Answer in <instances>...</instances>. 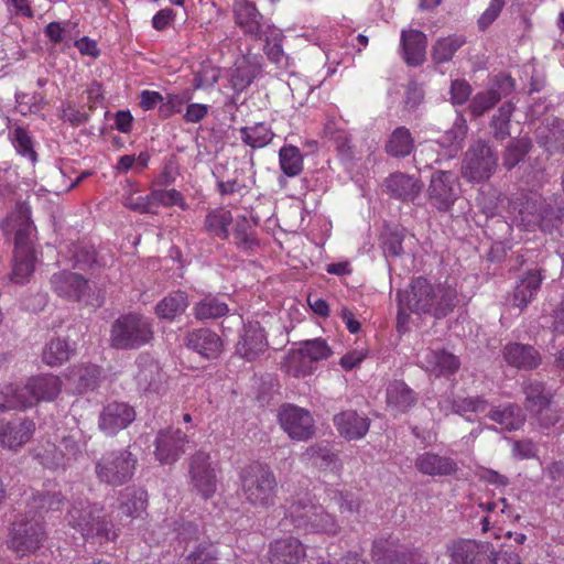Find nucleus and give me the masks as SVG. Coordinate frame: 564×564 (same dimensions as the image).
<instances>
[{"mask_svg": "<svg viewBox=\"0 0 564 564\" xmlns=\"http://www.w3.org/2000/svg\"><path fill=\"white\" fill-rule=\"evenodd\" d=\"M452 564H495L496 550L486 541L457 539L446 546Z\"/></svg>", "mask_w": 564, "mask_h": 564, "instance_id": "10", "label": "nucleus"}, {"mask_svg": "<svg viewBox=\"0 0 564 564\" xmlns=\"http://www.w3.org/2000/svg\"><path fill=\"white\" fill-rule=\"evenodd\" d=\"M138 367L135 375L138 388L145 393H161L164 390L166 376L160 365L150 357L140 356Z\"/></svg>", "mask_w": 564, "mask_h": 564, "instance_id": "21", "label": "nucleus"}, {"mask_svg": "<svg viewBox=\"0 0 564 564\" xmlns=\"http://www.w3.org/2000/svg\"><path fill=\"white\" fill-rule=\"evenodd\" d=\"M185 345L206 359L218 358L223 351L221 338L208 328L189 332L185 337Z\"/></svg>", "mask_w": 564, "mask_h": 564, "instance_id": "24", "label": "nucleus"}, {"mask_svg": "<svg viewBox=\"0 0 564 564\" xmlns=\"http://www.w3.org/2000/svg\"><path fill=\"white\" fill-rule=\"evenodd\" d=\"M239 132L241 141L252 149L264 148L274 137L271 127L264 122H257L253 126L242 127L239 129Z\"/></svg>", "mask_w": 564, "mask_h": 564, "instance_id": "43", "label": "nucleus"}, {"mask_svg": "<svg viewBox=\"0 0 564 564\" xmlns=\"http://www.w3.org/2000/svg\"><path fill=\"white\" fill-rule=\"evenodd\" d=\"M487 416L507 431L519 430L525 422L522 409L516 403L494 406Z\"/></svg>", "mask_w": 564, "mask_h": 564, "instance_id": "34", "label": "nucleus"}, {"mask_svg": "<svg viewBox=\"0 0 564 564\" xmlns=\"http://www.w3.org/2000/svg\"><path fill=\"white\" fill-rule=\"evenodd\" d=\"M219 68L209 64L200 65L199 69L195 73L193 79L194 90L207 89L213 87L219 79Z\"/></svg>", "mask_w": 564, "mask_h": 564, "instance_id": "64", "label": "nucleus"}, {"mask_svg": "<svg viewBox=\"0 0 564 564\" xmlns=\"http://www.w3.org/2000/svg\"><path fill=\"white\" fill-rule=\"evenodd\" d=\"M541 429H550L554 426L561 419V410L551 400L545 405L536 409L530 414Z\"/></svg>", "mask_w": 564, "mask_h": 564, "instance_id": "60", "label": "nucleus"}, {"mask_svg": "<svg viewBox=\"0 0 564 564\" xmlns=\"http://www.w3.org/2000/svg\"><path fill=\"white\" fill-rule=\"evenodd\" d=\"M12 140L17 152L29 159L31 162H35L37 159L36 152L33 149V142L28 131L22 127L14 128L12 132Z\"/></svg>", "mask_w": 564, "mask_h": 564, "instance_id": "63", "label": "nucleus"}, {"mask_svg": "<svg viewBox=\"0 0 564 564\" xmlns=\"http://www.w3.org/2000/svg\"><path fill=\"white\" fill-rule=\"evenodd\" d=\"M505 361L519 370H533L541 365L540 352L531 345L509 343L502 349Z\"/></svg>", "mask_w": 564, "mask_h": 564, "instance_id": "25", "label": "nucleus"}, {"mask_svg": "<svg viewBox=\"0 0 564 564\" xmlns=\"http://www.w3.org/2000/svg\"><path fill=\"white\" fill-rule=\"evenodd\" d=\"M542 280L538 270H530L521 276L513 292V305L520 310L527 307L540 290Z\"/></svg>", "mask_w": 564, "mask_h": 564, "instance_id": "33", "label": "nucleus"}, {"mask_svg": "<svg viewBox=\"0 0 564 564\" xmlns=\"http://www.w3.org/2000/svg\"><path fill=\"white\" fill-rule=\"evenodd\" d=\"M532 142L529 138H518L509 142L502 153V165L507 170L516 167L530 152Z\"/></svg>", "mask_w": 564, "mask_h": 564, "instance_id": "49", "label": "nucleus"}, {"mask_svg": "<svg viewBox=\"0 0 564 564\" xmlns=\"http://www.w3.org/2000/svg\"><path fill=\"white\" fill-rule=\"evenodd\" d=\"M426 35L419 30H403L401 32V46L403 58L410 66H420L425 61Z\"/></svg>", "mask_w": 564, "mask_h": 564, "instance_id": "29", "label": "nucleus"}, {"mask_svg": "<svg viewBox=\"0 0 564 564\" xmlns=\"http://www.w3.org/2000/svg\"><path fill=\"white\" fill-rule=\"evenodd\" d=\"M34 458L42 466L48 469H65L69 466V463L64 456L63 449L52 443H47L46 445L35 449Z\"/></svg>", "mask_w": 564, "mask_h": 564, "instance_id": "46", "label": "nucleus"}, {"mask_svg": "<svg viewBox=\"0 0 564 564\" xmlns=\"http://www.w3.org/2000/svg\"><path fill=\"white\" fill-rule=\"evenodd\" d=\"M86 445V436L79 429L70 430L67 435L62 437L59 443V447L63 449L64 456L69 465L82 456Z\"/></svg>", "mask_w": 564, "mask_h": 564, "instance_id": "51", "label": "nucleus"}, {"mask_svg": "<svg viewBox=\"0 0 564 564\" xmlns=\"http://www.w3.org/2000/svg\"><path fill=\"white\" fill-rule=\"evenodd\" d=\"M278 419L281 429L294 441H307L315 434V422L304 408L285 403L281 405Z\"/></svg>", "mask_w": 564, "mask_h": 564, "instance_id": "11", "label": "nucleus"}, {"mask_svg": "<svg viewBox=\"0 0 564 564\" xmlns=\"http://www.w3.org/2000/svg\"><path fill=\"white\" fill-rule=\"evenodd\" d=\"M188 304V296L184 291H174L156 304L155 314L161 319L173 321L186 311Z\"/></svg>", "mask_w": 564, "mask_h": 564, "instance_id": "38", "label": "nucleus"}, {"mask_svg": "<svg viewBox=\"0 0 564 564\" xmlns=\"http://www.w3.org/2000/svg\"><path fill=\"white\" fill-rule=\"evenodd\" d=\"M19 214L21 221L15 231L14 251L23 254L24 251H34L31 243L33 226L28 210H20Z\"/></svg>", "mask_w": 564, "mask_h": 564, "instance_id": "54", "label": "nucleus"}, {"mask_svg": "<svg viewBox=\"0 0 564 564\" xmlns=\"http://www.w3.org/2000/svg\"><path fill=\"white\" fill-rule=\"evenodd\" d=\"M405 238V229L402 227H384L380 239L381 247L386 257H400L404 253L403 240Z\"/></svg>", "mask_w": 564, "mask_h": 564, "instance_id": "48", "label": "nucleus"}, {"mask_svg": "<svg viewBox=\"0 0 564 564\" xmlns=\"http://www.w3.org/2000/svg\"><path fill=\"white\" fill-rule=\"evenodd\" d=\"M325 137L333 142L341 160L351 161L355 158V149L350 133L339 127L336 121L328 120L324 127Z\"/></svg>", "mask_w": 564, "mask_h": 564, "instance_id": "35", "label": "nucleus"}, {"mask_svg": "<svg viewBox=\"0 0 564 564\" xmlns=\"http://www.w3.org/2000/svg\"><path fill=\"white\" fill-rule=\"evenodd\" d=\"M188 474L192 487L204 499H208L214 496L217 490L218 480L208 453L198 451L191 456Z\"/></svg>", "mask_w": 564, "mask_h": 564, "instance_id": "12", "label": "nucleus"}, {"mask_svg": "<svg viewBox=\"0 0 564 564\" xmlns=\"http://www.w3.org/2000/svg\"><path fill=\"white\" fill-rule=\"evenodd\" d=\"M34 251H24L23 254L13 252V269L11 280L18 284H24L34 272Z\"/></svg>", "mask_w": 564, "mask_h": 564, "instance_id": "52", "label": "nucleus"}, {"mask_svg": "<svg viewBox=\"0 0 564 564\" xmlns=\"http://www.w3.org/2000/svg\"><path fill=\"white\" fill-rule=\"evenodd\" d=\"M150 199H152L153 210L158 207H170L178 206L183 210L188 208L181 192L175 188L171 189H154L150 193Z\"/></svg>", "mask_w": 564, "mask_h": 564, "instance_id": "56", "label": "nucleus"}, {"mask_svg": "<svg viewBox=\"0 0 564 564\" xmlns=\"http://www.w3.org/2000/svg\"><path fill=\"white\" fill-rule=\"evenodd\" d=\"M524 394V408L531 414L536 409L553 400V394L543 382L528 380L522 383Z\"/></svg>", "mask_w": 564, "mask_h": 564, "instance_id": "40", "label": "nucleus"}, {"mask_svg": "<svg viewBox=\"0 0 564 564\" xmlns=\"http://www.w3.org/2000/svg\"><path fill=\"white\" fill-rule=\"evenodd\" d=\"M544 144L551 154L564 152V121L558 119L552 121Z\"/></svg>", "mask_w": 564, "mask_h": 564, "instance_id": "61", "label": "nucleus"}, {"mask_svg": "<svg viewBox=\"0 0 564 564\" xmlns=\"http://www.w3.org/2000/svg\"><path fill=\"white\" fill-rule=\"evenodd\" d=\"M306 556L305 547L299 539L284 538L270 544L268 560L271 564H300Z\"/></svg>", "mask_w": 564, "mask_h": 564, "instance_id": "23", "label": "nucleus"}, {"mask_svg": "<svg viewBox=\"0 0 564 564\" xmlns=\"http://www.w3.org/2000/svg\"><path fill=\"white\" fill-rule=\"evenodd\" d=\"M147 495L143 490L127 488L121 492L119 499L120 514L133 519L145 511Z\"/></svg>", "mask_w": 564, "mask_h": 564, "instance_id": "42", "label": "nucleus"}, {"mask_svg": "<svg viewBox=\"0 0 564 564\" xmlns=\"http://www.w3.org/2000/svg\"><path fill=\"white\" fill-rule=\"evenodd\" d=\"M422 367L435 377H451L460 368L459 358L444 349H426L421 356Z\"/></svg>", "mask_w": 564, "mask_h": 564, "instance_id": "20", "label": "nucleus"}, {"mask_svg": "<svg viewBox=\"0 0 564 564\" xmlns=\"http://www.w3.org/2000/svg\"><path fill=\"white\" fill-rule=\"evenodd\" d=\"M386 398L388 406L401 413L417 402V394L402 380H393L388 384Z\"/></svg>", "mask_w": 564, "mask_h": 564, "instance_id": "30", "label": "nucleus"}, {"mask_svg": "<svg viewBox=\"0 0 564 564\" xmlns=\"http://www.w3.org/2000/svg\"><path fill=\"white\" fill-rule=\"evenodd\" d=\"M61 390V379L51 373L31 377L24 386L6 384L1 389L3 401L0 403V412L24 410L40 401H53L58 397Z\"/></svg>", "mask_w": 564, "mask_h": 564, "instance_id": "2", "label": "nucleus"}, {"mask_svg": "<svg viewBox=\"0 0 564 564\" xmlns=\"http://www.w3.org/2000/svg\"><path fill=\"white\" fill-rule=\"evenodd\" d=\"M498 154L488 141L478 139L465 152L462 176L469 183H485L496 173Z\"/></svg>", "mask_w": 564, "mask_h": 564, "instance_id": "6", "label": "nucleus"}, {"mask_svg": "<svg viewBox=\"0 0 564 564\" xmlns=\"http://www.w3.org/2000/svg\"><path fill=\"white\" fill-rule=\"evenodd\" d=\"M219 553L212 542H202L180 564H214Z\"/></svg>", "mask_w": 564, "mask_h": 564, "instance_id": "55", "label": "nucleus"}, {"mask_svg": "<svg viewBox=\"0 0 564 564\" xmlns=\"http://www.w3.org/2000/svg\"><path fill=\"white\" fill-rule=\"evenodd\" d=\"M399 318L406 312L444 318L457 304V291L447 282L432 284L427 279H413L408 289L398 292Z\"/></svg>", "mask_w": 564, "mask_h": 564, "instance_id": "1", "label": "nucleus"}, {"mask_svg": "<svg viewBox=\"0 0 564 564\" xmlns=\"http://www.w3.org/2000/svg\"><path fill=\"white\" fill-rule=\"evenodd\" d=\"M235 23L245 34L261 40L264 35L263 15L249 0H237L232 4Z\"/></svg>", "mask_w": 564, "mask_h": 564, "instance_id": "18", "label": "nucleus"}, {"mask_svg": "<svg viewBox=\"0 0 564 564\" xmlns=\"http://www.w3.org/2000/svg\"><path fill=\"white\" fill-rule=\"evenodd\" d=\"M333 422L339 435L349 441L362 438L370 427V420L359 415L354 410H347L336 414Z\"/></svg>", "mask_w": 564, "mask_h": 564, "instance_id": "27", "label": "nucleus"}, {"mask_svg": "<svg viewBox=\"0 0 564 564\" xmlns=\"http://www.w3.org/2000/svg\"><path fill=\"white\" fill-rule=\"evenodd\" d=\"M268 347L264 329L259 322H248L243 326L240 340L237 344V354L248 361L257 359Z\"/></svg>", "mask_w": 564, "mask_h": 564, "instance_id": "19", "label": "nucleus"}, {"mask_svg": "<svg viewBox=\"0 0 564 564\" xmlns=\"http://www.w3.org/2000/svg\"><path fill=\"white\" fill-rule=\"evenodd\" d=\"M137 456L129 449H112L105 452L95 464L97 478L110 486H122L131 480Z\"/></svg>", "mask_w": 564, "mask_h": 564, "instance_id": "7", "label": "nucleus"}, {"mask_svg": "<svg viewBox=\"0 0 564 564\" xmlns=\"http://www.w3.org/2000/svg\"><path fill=\"white\" fill-rule=\"evenodd\" d=\"M232 236L235 243L241 250L247 251L258 245L252 227L245 217L236 221Z\"/></svg>", "mask_w": 564, "mask_h": 564, "instance_id": "58", "label": "nucleus"}, {"mask_svg": "<svg viewBox=\"0 0 564 564\" xmlns=\"http://www.w3.org/2000/svg\"><path fill=\"white\" fill-rule=\"evenodd\" d=\"M232 223L231 212L225 208H215L205 217L204 229L208 235L225 240L229 236V226Z\"/></svg>", "mask_w": 564, "mask_h": 564, "instance_id": "41", "label": "nucleus"}, {"mask_svg": "<svg viewBox=\"0 0 564 564\" xmlns=\"http://www.w3.org/2000/svg\"><path fill=\"white\" fill-rule=\"evenodd\" d=\"M316 502L307 491L291 496L284 503V521L305 533Z\"/></svg>", "mask_w": 564, "mask_h": 564, "instance_id": "17", "label": "nucleus"}, {"mask_svg": "<svg viewBox=\"0 0 564 564\" xmlns=\"http://www.w3.org/2000/svg\"><path fill=\"white\" fill-rule=\"evenodd\" d=\"M466 44L462 34H449L435 40L431 47V61L434 65H442L453 61L456 52Z\"/></svg>", "mask_w": 564, "mask_h": 564, "instance_id": "32", "label": "nucleus"}, {"mask_svg": "<svg viewBox=\"0 0 564 564\" xmlns=\"http://www.w3.org/2000/svg\"><path fill=\"white\" fill-rule=\"evenodd\" d=\"M154 338L151 319L139 313L119 316L111 324L109 344L118 350H135Z\"/></svg>", "mask_w": 564, "mask_h": 564, "instance_id": "5", "label": "nucleus"}, {"mask_svg": "<svg viewBox=\"0 0 564 564\" xmlns=\"http://www.w3.org/2000/svg\"><path fill=\"white\" fill-rule=\"evenodd\" d=\"M67 523L85 539H96L100 543L115 541L118 531L105 514V509L88 500L74 501L67 512Z\"/></svg>", "mask_w": 564, "mask_h": 564, "instance_id": "3", "label": "nucleus"}, {"mask_svg": "<svg viewBox=\"0 0 564 564\" xmlns=\"http://www.w3.org/2000/svg\"><path fill=\"white\" fill-rule=\"evenodd\" d=\"M431 204L438 210H448L458 198L459 183L457 176L449 171L435 172L427 189Z\"/></svg>", "mask_w": 564, "mask_h": 564, "instance_id": "13", "label": "nucleus"}, {"mask_svg": "<svg viewBox=\"0 0 564 564\" xmlns=\"http://www.w3.org/2000/svg\"><path fill=\"white\" fill-rule=\"evenodd\" d=\"M414 465L419 473L431 477L453 476L458 471V465L452 457L431 451L419 454Z\"/></svg>", "mask_w": 564, "mask_h": 564, "instance_id": "22", "label": "nucleus"}, {"mask_svg": "<svg viewBox=\"0 0 564 564\" xmlns=\"http://www.w3.org/2000/svg\"><path fill=\"white\" fill-rule=\"evenodd\" d=\"M228 312L229 307L227 303L210 294L203 297L193 306V315L200 322L224 317Z\"/></svg>", "mask_w": 564, "mask_h": 564, "instance_id": "39", "label": "nucleus"}, {"mask_svg": "<svg viewBox=\"0 0 564 564\" xmlns=\"http://www.w3.org/2000/svg\"><path fill=\"white\" fill-rule=\"evenodd\" d=\"M339 532L340 525L336 517L329 513L321 503L316 502L305 533L336 535Z\"/></svg>", "mask_w": 564, "mask_h": 564, "instance_id": "37", "label": "nucleus"}, {"mask_svg": "<svg viewBox=\"0 0 564 564\" xmlns=\"http://www.w3.org/2000/svg\"><path fill=\"white\" fill-rule=\"evenodd\" d=\"M384 186L391 196L401 200H413L422 189L416 178L404 173L391 174Z\"/></svg>", "mask_w": 564, "mask_h": 564, "instance_id": "31", "label": "nucleus"}, {"mask_svg": "<svg viewBox=\"0 0 564 564\" xmlns=\"http://www.w3.org/2000/svg\"><path fill=\"white\" fill-rule=\"evenodd\" d=\"M327 496L334 501L341 513L355 514L359 512L360 502L351 492L329 489Z\"/></svg>", "mask_w": 564, "mask_h": 564, "instance_id": "62", "label": "nucleus"}, {"mask_svg": "<svg viewBox=\"0 0 564 564\" xmlns=\"http://www.w3.org/2000/svg\"><path fill=\"white\" fill-rule=\"evenodd\" d=\"M189 443V438L180 429L160 430L155 437V458L161 464H174L184 453L185 444Z\"/></svg>", "mask_w": 564, "mask_h": 564, "instance_id": "14", "label": "nucleus"}, {"mask_svg": "<svg viewBox=\"0 0 564 564\" xmlns=\"http://www.w3.org/2000/svg\"><path fill=\"white\" fill-rule=\"evenodd\" d=\"M135 420L134 409L126 402L112 401L107 403L98 419L99 430L113 436L119 431L127 429Z\"/></svg>", "mask_w": 564, "mask_h": 564, "instance_id": "15", "label": "nucleus"}, {"mask_svg": "<svg viewBox=\"0 0 564 564\" xmlns=\"http://www.w3.org/2000/svg\"><path fill=\"white\" fill-rule=\"evenodd\" d=\"M415 148V141L410 130L406 127L395 128L384 145V151L388 155L397 159L410 155Z\"/></svg>", "mask_w": 564, "mask_h": 564, "instance_id": "36", "label": "nucleus"}, {"mask_svg": "<svg viewBox=\"0 0 564 564\" xmlns=\"http://www.w3.org/2000/svg\"><path fill=\"white\" fill-rule=\"evenodd\" d=\"M240 482L243 497L251 506L267 509L275 503L278 480L268 465L246 466L240 473Z\"/></svg>", "mask_w": 564, "mask_h": 564, "instance_id": "4", "label": "nucleus"}, {"mask_svg": "<svg viewBox=\"0 0 564 564\" xmlns=\"http://www.w3.org/2000/svg\"><path fill=\"white\" fill-rule=\"evenodd\" d=\"M513 111L514 106L510 101H507L501 105L492 116L490 129L496 140L503 141L510 137L511 117Z\"/></svg>", "mask_w": 564, "mask_h": 564, "instance_id": "47", "label": "nucleus"}, {"mask_svg": "<svg viewBox=\"0 0 564 564\" xmlns=\"http://www.w3.org/2000/svg\"><path fill=\"white\" fill-rule=\"evenodd\" d=\"M279 165L282 173L288 177L300 175L304 169L303 155L295 145H283L279 150Z\"/></svg>", "mask_w": 564, "mask_h": 564, "instance_id": "44", "label": "nucleus"}, {"mask_svg": "<svg viewBox=\"0 0 564 564\" xmlns=\"http://www.w3.org/2000/svg\"><path fill=\"white\" fill-rule=\"evenodd\" d=\"M98 370L90 366L74 367L67 375V379L76 392L84 393L93 390L97 384Z\"/></svg>", "mask_w": 564, "mask_h": 564, "instance_id": "50", "label": "nucleus"}, {"mask_svg": "<svg viewBox=\"0 0 564 564\" xmlns=\"http://www.w3.org/2000/svg\"><path fill=\"white\" fill-rule=\"evenodd\" d=\"M46 539L42 523L34 517L20 516L11 525L8 546L19 556L35 553Z\"/></svg>", "mask_w": 564, "mask_h": 564, "instance_id": "9", "label": "nucleus"}, {"mask_svg": "<svg viewBox=\"0 0 564 564\" xmlns=\"http://www.w3.org/2000/svg\"><path fill=\"white\" fill-rule=\"evenodd\" d=\"M333 354L322 338L305 340L299 349L291 350L284 359L283 369L295 378L313 373V364L327 359Z\"/></svg>", "mask_w": 564, "mask_h": 564, "instance_id": "8", "label": "nucleus"}, {"mask_svg": "<svg viewBox=\"0 0 564 564\" xmlns=\"http://www.w3.org/2000/svg\"><path fill=\"white\" fill-rule=\"evenodd\" d=\"M35 431V423L29 419L8 422L0 429V444L2 447L17 451L28 443Z\"/></svg>", "mask_w": 564, "mask_h": 564, "instance_id": "26", "label": "nucleus"}, {"mask_svg": "<svg viewBox=\"0 0 564 564\" xmlns=\"http://www.w3.org/2000/svg\"><path fill=\"white\" fill-rule=\"evenodd\" d=\"M256 75L257 69L253 66L247 63L237 65L230 75V86L235 93L240 94L251 85Z\"/></svg>", "mask_w": 564, "mask_h": 564, "instance_id": "57", "label": "nucleus"}, {"mask_svg": "<svg viewBox=\"0 0 564 564\" xmlns=\"http://www.w3.org/2000/svg\"><path fill=\"white\" fill-rule=\"evenodd\" d=\"M408 550L395 536H380L372 542L371 557L376 564H399Z\"/></svg>", "mask_w": 564, "mask_h": 564, "instance_id": "28", "label": "nucleus"}, {"mask_svg": "<svg viewBox=\"0 0 564 564\" xmlns=\"http://www.w3.org/2000/svg\"><path fill=\"white\" fill-rule=\"evenodd\" d=\"M65 498L59 491L36 492L29 500L30 512L39 516L51 511H58L64 505Z\"/></svg>", "mask_w": 564, "mask_h": 564, "instance_id": "45", "label": "nucleus"}, {"mask_svg": "<svg viewBox=\"0 0 564 564\" xmlns=\"http://www.w3.org/2000/svg\"><path fill=\"white\" fill-rule=\"evenodd\" d=\"M488 408V401L484 397L456 398L452 402L454 413L464 415L466 413L484 412Z\"/></svg>", "mask_w": 564, "mask_h": 564, "instance_id": "59", "label": "nucleus"}, {"mask_svg": "<svg viewBox=\"0 0 564 564\" xmlns=\"http://www.w3.org/2000/svg\"><path fill=\"white\" fill-rule=\"evenodd\" d=\"M52 290L61 297L72 301H84L90 295L88 280L78 273L67 270L54 273L50 280Z\"/></svg>", "mask_w": 564, "mask_h": 564, "instance_id": "16", "label": "nucleus"}, {"mask_svg": "<svg viewBox=\"0 0 564 564\" xmlns=\"http://www.w3.org/2000/svg\"><path fill=\"white\" fill-rule=\"evenodd\" d=\"M70 356V348L66 340L53 339L51 340L43 350V361L51 366H59L67 361Z\"/></svg>", "mask_w": 564, "mask_h": 564, "instance_id": "53", "label": "nucleus"}]
</instances>
